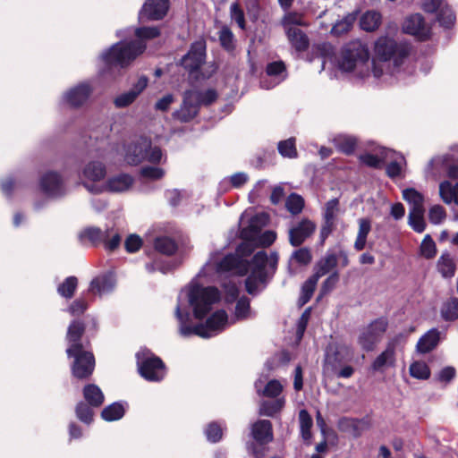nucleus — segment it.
<instances>
[{
    "label": "nucleus",
    "instance_id": "obj_48",
    "mask_svg": "<svg viewBox=\"0 0 458 458\" xmlns=\"http://www.w3.org/2000/svg\"><path fill=\"white\" fill-rule=\"evenodd\" d=\"M441 314L445 320H455L458 318V299L454 298L446 301L442 309Z\"/></svg>",
    "mask_w": 458,
    "mask_h": 458
},
{
    "label": "nucleus",
    "instance_id": "obj_56",
    "mask_svg": "<svg viewBox=\"0 0 458 458\" xmlns=\"http://www.w3.org/2000/svg\"><path fill=\"white\" fill-rule=\"evenodd\" d=\"M205 434L209 442L216 443L222 438L223 428L219 424L212 422L208 425Z\"/></svg>",
    "mask_w": 458,
    "mask_h": 458
},
{
    "label": "nucleus",
    "instance_id": "obj_61",
    "mask_svg": "<svg viewBox=\"0 0 458 458\" xmlns=\"http://www.w3.org/2000/svg\"><path fill=\"white\" fill-rule=\"evenodd\" d=\"M353 21V17H346L336 22L331 29V33L339 36L350 30Z\"/></svg>",
    "mask_w": 458,
    "mask_h": 458
},
{
    "label": "nucleus",
    "instance_id": "obj_35",
    "mask_svg": "<svg viewBox=\"0 0 458 458\" xmlns=\"http://www.w3.org/2000/svg\"><path fill=\"white\" fill-rule=\"evenodd\" d=\"M281 25L284 31H289L293 29H297L299 26H307L308 24L301 13L288 12L283 16Z\"/></svg>",
    "mask_w": 458,
    "mask_h": 458
},
{
    "label": "nucleus",
    "instance_id": "obj_4",
    "mask_svg": "<svg viewBox=\"0 0 458 458\" xmlns=\"http://www.w3.org/2000/svg\"><path fill=\"white\" fill-rule=\"evenodd\" d=\"M139 39L131 42H119L101 54L100 58L107 65H118L125 67L129 65L138 55H141L146 45L142 39L157 38L159 35L157 27H142L135 30Z\"/></svg>",
    "mask_w": 458,
    "mask_h": 458
},
{
    "label": "nucleus",
    "instance_id": "obj_52",
    "mask_svg": "<svg viewBox=\"0 0 458 458\" xmlns=\"http://www.w3.org/2000/svg\"><path fill=\"white\" fill-rule=\"evenodd\" d=\"M106 231L103 232L98 227H88L85 228L81 233V238H87L92 242H104L106 237Z\"/></svg>",
    "mask_w": 458,
    "mask_h": 458
},
{
    "label": "nucleus",
    "instance_id": "obj_33",
    "mask_svg": "<svg viewBox=\"0 0 458 458\" xmlns=\"http://www.w3.org/2000/svg\"><path fill=\"white\" fill-rule=\"evenodd\" d=\"M439 194L445 203L454 202L458 205V182L452 184L448 181L442 182L439 185Z\"/></svg>",
    "mask_w": 458,
    "mask_h": 458
},
{
    "label": "nucleus",
    "instance_id": "obj_19",
    "mask_svg": "<svg viewBox=\"0 0 458 458\" xmlns=\"http://www.w3.org/2000/svg\"><path fill=\"white\" fill-rule=\"evenodd\" d=\"M266 73L267 77L260 81L261 87L267 89L274 88L286 78L284 64L282 61L268 64Z\"/></svg>",
    "mask_w": 458,
    "mask_h": 458
},
{
    "label": "nucleus",
    "instance_id": "obj_9",
    "mask_svg": "<svg viewBox=\"0 0 458 458\" xmlns=\"http://www.w3.org/2000/svg\"><path fill=\"white\" fill-rule=\"evenodd\" d=\"M387 320L380 318L362 327L357 338L358 344L362 350L369 352L381 341L387 329Z\"/></svg>",
    "mask_w": 458,
    "mask_h": 458
},
{
    "label": "nucleus",
    "instance_id": "obj_59",
    "mask_svg": "<svg viewBox=\"0 0 458 458\" xmlns=\"http://www.w3.org/2000/svg\"><path fill=\"white\" fill-rule=\"evenodd\" d=\"M76 415L78 419L87 424L92 421V410L84 403H79L76 406Z\"/></svg>",
    "mask_w": 458,
    "mask_h": 458
},
{
    "label": "nucleus",
    "instance_id": "obj_63",
    "mask_svg": "<svg viewBox=\"0 0 458 458\" xmlns=\"http://www.w3.org/2000/svg\"><path fill=\"white\" fill-rule=\"evenodd\" d=\"M231 18L235 21L238 26L242 29H245V19L243 11L241 9L237 3H233L230 6Z\"/></svg>",
    "mask_w": 458,
    "mask_h": 458
},
{
    "label": "nucleus",
    "instance_id": "obj_45",
    "mask_svg": "<svg viewBox=\"0 0 458 458\" xmlns=\"http://www.w3.org/2000/svg\"><path fill=\"white\" fill-rule=\"evenodd\" d=\"M176 248V243L169 237H159L155 241V249L162 254L172 255Z\"/></svg>",
    "mask_w": 458,
    "mask_h": 458
},
{
    "label": "nucleus",
    "instance_id": "obj_25",
    "mask_svg": "<svg viewBox=\"0 0 458 458\" xmlns=\"http://www.w3.org/2000/svg\"><path fill=\"white\" fill-rule=\"evenodd\" d=\"M82 174L84 178L89 181L84 182L85 187L86 184H99L98 182L106 175V165L99 161H91L85 165Z\"/></svg>",
    "mask_w": 458,
    "mask_h": 458
},
{
    "label": "nucleus",
    "instance_id": "obj_39",
    "mask_svg": "<svg viewBox=\"0 0 458 458\" xmlns=\"http://www.w3.org/2000/svg\"><path fill=\"white\" fill-rule=\"evenodd\" d=\"M276 239V233L274 231L268 230L265 231L264 233H259L257 236V240L255 241H250L249 247L246 248L248 250L249 248H252V252L254 251L255 248L257 247H268L270 246Z\"/></svg>",
    "mask_w": 458,
    "mask_h": 458
},
{
    "label": "nucleus",
    "instance_id": "obj_24",
    "mask_svg": "<svg viewBox=\"0 0 458 458\" xmlns=\"http://www.w3.org/2000/svg\"><path fill=\"white\" fill-rule=\"evenodd\" d=\"M251 435L259 445H265L273 440L272 424L267 420H259L252 424Z\"/></svg>",
    "mask_w": 458,
    "mask_h": 458
},
{
    "label": "nucleus",
    "instance_id": "obj_46",
    "mask_svg": "<svg viewBox=\"0 0 458 458\" xmlns=\"http://www.w3.org/2000/svg\"><path fill=\"white\" fill-rule=\"evenodd\" d=\"M77 284V278L75 276H69L58 286L57 292L62 297L71 299L74 294Z\"/></svg>",
    "mask_w": 458,
    "mask_h": 458
},
{
    "label": "nucleus",
    "instance_id": "obj_58",
    "mask_svg": "<svg viewBox=\"0 0 458 458\" xmlns=\"http://www.w3.org/2000/svg\"><path fill=\"white\" fill-rule=\"evenodd\" d=\"M137 97L138 96L131 89H130L129 91L117 96L114 98V106L118 108L126 107L133 103Z\"/></svg>",
    "mask_w": 458,
    "mask_h": 458
},
{
    "label": "nucleus",
    "instance_id": "obj_50",
    "mask_svg": "<svg viewBox=\"0 0 458 458\" xmlns=\"http://www.w3.org/2000/svg\"><path fill=\"white\" fill-rule=\"evenodd\" d=\"M194 91L196 94L194 99L196 100V103H198L199 107H200L201 105L208 106L215 102L217 98V93L215 89H210L205 91Z\"/></svg>",
    "mask_w": 458,
    "mask_h": 458
},
{
    "label": "nucleus",
    "instance_id": "obj_17",
    "mask_svg": "<svg viewBox=\"0 0 458 458\" xmlns=\"http://www.w3.org/2000/svg\"><path fill=\"white\" fill-rule=\"evenodd\" d=\"M384 163H387L386 171L391 178L401 177L406 166L404 157L392 149H382Z\"/></svg>",
    "mask_w": 458,
    "mask_h": 458
},
{
    "label": "nucleus",
    "instance_id": "obj_55",
    "mask_svg": "<svg viewBox=\"0 0 458 458\" xmlns=\"http://www.w3.org/2000/svg\"><path fill=\"white\" fill-rule=\"evenodd\" d=\"M304 206L303 199L295 193H292L286 200V208L292 214H299L301 212Z\"/></svg>",
    "mask_w": 458,
    "mask_h": 458
},
{
    "label": "nucleus",
    "instance_id": "obj_38",
    "mask_svg": "<svg viewBox=\"0 0 458 458\" xmlns=\"http://www.w3.org/2000/svg\"><path fill=\"white\" fill-rule=\"evenodd\" d=\"M335 146L342 152L350 154L354 150L357 143L355 137L346 134H339L333 140Z\"/></svg>",
    "mask_w": 458,
    "mask_h": 458
},
{
    "label": "nucleus",
    "instance_id": "obj_60",
    "mask_svg": "<svg viewBox=\"0 0 458 458\" xmlns=\"http://www.w3.org/2000/svg\"><path fill=\"white\" fill-rule=\"evenodd\" d=\"M429 221L434 225L441 224L445 218V211L440 205H435L430 208L428 212Z\"/></svg>",
    "mask_w": 458,
    "mask_h": 458
},
{
    "label": "nucleus",
    "instance_id": "obj_44",
    "mask_svg": "<svg viewBox=\"0 0 458 458\" xmlns=\"http://www.w3.org/2000/svg\"><path fill=\"white\" fill-rule=\"evenodd\" d=\"M318 279L311 276L302 285L301 293L299 299L300 305L306 304L311 298Z\"/></svg>",
    "mask_w": 458,
    "mask_h": 458
},
{
    "label": "nucleus",
    "instance_id": "obj_12",
    "mask_svg": "<svg viewBox=\"0 0 458 458\" xmlns=\"http://www.w3.org/2000/svg\"><path fill=\"white\" fill-rule=\"evenodd\" d=\"M195 97L193 89L186 90L182 94L181 105L172 113L174 120L184 123L192 121L198 115L199 107L194 99Z\"/></svg>",
    "mask_w": 458,
    "mask_h": 458
},
{
    "label": "nucleus",
    "instance_id": "obj_1",
    "mask_svg": "<svg viewBox=\"0 0 458 458\" xmlns=\"http://www.w3.org/2000/svg\"><path fill=\"white\" fill-rule=\"evenodd\" d=\"M219 299L220 293L216 288L201 286L196 280H193L187 288L182 290L178 296L174 310L180 335L185 338L192 335L210 338L223 331L229 324L251 318L250 300L243 296L237 301L231 321H229L226 312L220 310L214 312L205 324H192L189 308H191L194 318L201 320Z\"/></svg>",
    "mask_w": 458,
    "mask_h": 458
},
{
    "label": "nucleus",
    "instance_id": "obj_27",
    "mask_svg": "<svg viewBox=\"0 0 458 458\" xmlns=\"http://www.w3.org/2000/svg\"><path fill=\"white\" fill-rule=\"evenodd\" d=\"M338 262L337 255L332 252H327L315 266V273L312 275L319 280L331 270H333Z\"/></svg>",
    "mask_w": 458,
    "mask_h": 458
},
{
    "label": "nucleus",
    "instance_id": "obj_32",
    "mask_svg": "<svg viewBox=\"0 0 458 458\" xmlns=\"http://www.w3.org/2000/svg\"><path fill=\"white\" fill-rule=\"evenodd\" d=\"M437 271L443 277H453L455 273V263L450 253H442L437 263Z\"/></svg>",
    "mask_w": 458,
    "mask_h": 458
},
{
    "label": "nucleus",
    "instance_id": "obj_51",
    "mask_svg": "<svg viewBox=\"0 0 458 458\" xmlns=\"http://www.w3.org/2000/svg\"><path fill=\"white\" fill-rule=\"evenodd\" d=\"M437 20L445 28H450L454 24L455 15L447 4L440 9V12L437 13Z\"/></svg>",
    "mask_w": 458,
    "mask_h": 458
},
{
    "label": "nucleus",
    "instance_id": "obj_26",
    "mask_svg": "<svg viewBox=\"0 0 458 458\" xmlns=\"http://www.w3.org/2000/svg\"><path fill=\"white\" fill-rule=\"evenodd\" d=\"M357 223L358 232L353 244V248L357 251H360L366 247L367 238L371 231L372 224L371 220L367 217L359 218Z\"/></svg>",
    "mask_w": 458,
    "mask_h": 458
},
{
    "label": "nucleus",
    "instance_id": "obj_10",
    "mask_svg": "<svg viewBox=\"0 0 458 458\" xmlns=\"http://www.w3.org/2000/svg\"><path fill=\"white\" fill-rule=\"evenodd\" d=\"M134 180L128 174H120L110 177L106 182L101 184H86V189L94 194L109 191L113 193H122L129 191Z\"/></svg>",
    "mask_w": 458,
    "mask_h": 458
},
{
    "label": "nucleus",
    "instance_id": "obj_16",
    "mask_svg": "<svg viewBox=\"0 0 458 458\" xmlns=\"http://www.w3.org/2000/svg\"><path fill=\"white\" fill-rule=\"evenodd\" d=\"M316 230V225L310 219H302L289 229V242L293 247L301 245Z\"/></svg>",
    "mask_w": 458,
    "mask_h": 458
},
{
    "label": "nucleus",
    "instance_id": "obj_23",
    "mask_svg": "<svg viewBox=\"0 0 458 458\" xmlns=\"http://www.w3.org/2000/svg\"><path fill=\"white\" fill-rule=\"evenodd\" d=\"M115 284L116 281L112 273L101 275L90 282L89 292L102 296L112 292Z\"/></svg>",
    "mask_w": 458,
    "mask_h": 458
},
{
    "label": "nucleus",
    "instance_id": "obj_47",
    "mask_svg": "<svg viewBox=\"0 0 458 458\" xmlns=\"http://www.w3.org/2000/svg\"><path fill=\"white\" fill-rule=\"evenodd\" d=\"M339 426L343 431H345L353 437H359L361 432L362 423L360 420L353 419H344L340 421Z\"/></svg>",
    "mask_w": 458,
    "mask_h": 458
},
{
    "label": "nucleus",
    "instance_id": "obj_41",
    "mask_svg": "<svg viewBox=\"0 0 458 458\" xmlns=\"http://www.w3.org/2000/svg\"><path fill=\"white\" fill-rule=\"evenodd\" d=\"M284 404V399H277L273 402L264 401L260 403L259 413L262 416L272 417L281 411Z\"/></svg>",
    "mask_w": 458,
    "mask_h": 458
},
{
    "label": "nucleus",
    "instance_id": "obj_57",
    "mask_svg": "<svg viewBox=\"0 0 458 458\" xmlns=\"http://www.w3.org/2000/svg\"><path fill=\"white\" fill-rule=\"evenodd\" d=\"M165 170L157 166L146 165L140 170V174L150 180H159L165 175Z\"/></svg>",
    "mask_w": 458,
    "mask_h": 458
},
{
    "label": "nucleus",
    "instance_id": "obj_14",
    "mask_svg": "<svg viewBox=\"0 0 458 458\" xmlns=\"http://www.w3.org/2000/svg\"><path fill=\"white\" fill-rule=\"evenodd\" d=\"M42 191L50 198H61L66 194V187L61 175L55 172H47L40 179Z\"/></svg>",
    "mask_w": 458,
    "mask_h": 458
},
{
    "label": "nucleus",
    "instance_id": "obj_15",
    "mask_svg": "<svg viewBox=\"0 0 458 458\" xmlns=\"http://www.w3.org/2000/svg\"><path fill=\"white\" fill-rule=\"evenodd\" d=\"M205 56L206 44L203 40H198L191 45L190 51L182 57L181 63L185 69L192 72L204 63Z\"/></svg>",
    "mask_w": 458,
    "mask_h": 458
},
{
    "label": "nucleus",
    "instance_id": "obj_37",
    "mask_svg": "<svg viewBox=\"0 0 458 458\" xmlns=\"http://www.w3.org/2000/svg\"><path fill=\"white\" fill-rule=\"evenodd\" d=\"M125 408L121 403H114L106 406L101 412V417L106 421H114L122 419L124 415Z\"/></svg>",
    "mask_w": 458,
    "mask_h": 458
},
{
    "label": "nucleus",
    "instance_id": "obj_11",
    "mask_svg": "<svg viewBox=\"0 0 458 458\" xmlns=\"http://www.w3.org/2000/svg\"><path fill=\"white\" fill-rule=\"evenodd\" d=\"M353 356L354 350L350 344L340 343L331 345L327 351L325 370L335 371L342 363L351 361Z\"/></svg>",
    "mask_w": 458,
    "mask_h": 458
},
{
    "label": "nucleus",
    "instance_id": "obj_34",
    "mask_svg": "<svg viewBox=\"0 0 458 458\" xmlns=\"http://www.w3.org/2000/svg\"><path fill=\"white\" fill-rule=\"evenodd\" d=\"M403 198L410 205V210L424 209V197L414 188L404 189Z\"/></svg>",
    "mask_w": 458,
    "mask_h": 458
},
{
    "label": "nucleus",
    "instance_id": "obj_54",
    "mask_svg": "<svg viewBox=\"0 0 458 458\" xmlns=\"http://www.w3.org/2000/svg\"><path fill=\"white\" fill-rule=\"evenodd\" d=\"M384 148H381L378 149V152L377 154H371V153H366L362 156H360V161L370 166V167H374V168H377V167H380L381 165L384 163V159H383V154H382V149Z\"/></svg>",
    "mask_w": 458,
    "mask_h": 458
},
{
    "label": "nucleus",
    "instance_id": "obj_36",
    "mask_svg": "<svg viewBox=\"0 0 458 458\" xmlns=\"http://www.w3.org/2000/svg\"><path fill=\"white\" fill-rule=\"evenodd\" d=\"M83 395L90 406L98 407L104 402V394L101 389L94 385H87L83 389Z\"/></svg>",
    "mask_w": 458,
    "mask_h": 458
},
{
    "label": "nucleus",
    "instance_id": "obj_21",
    "mask_svg": "<svg viewBox=\"0 0 458 458\" xmlns=\"http://www.w3.org/2000/svg\"><path fill=\"white\" fill-rule=\"evenodd\" d=\"M403 30L420 39H425L428 34L424 18L420 13L411 14L405 19L403 24Z\"/></svg>",
    "mask_w": 458,
    "mask_h": 458
},
{
    "label": "nucleus",
    "instance_id": "obj_62",
    "mask_svg": "<svg viewBox=\"0 0 458 458\" xmlns=\"http://www.w3.org/2000/svg\"><path fill=\"white\" fill-rule=\"evenodd\" d=\"M121 242V236L117 232H114L113 230H106V234L104 239L105 246L109 250H114L116 249Z\"/></svg>",
    "mask_w": 458,
    "mask_h": 458
},
{
    "label": "nucleus",
    "instance_id": "obj_49",
    "mask_svg": "<svg viewBox=\"0 0 458 458\" xmlns=\"http://www.w3.org/2000/svg\"><path fill=\"white\" fill-rule=\"evenodd\" d=\"M420 254L425 259H432L437 253L436 243L429 234L425 235L420 244Z\"/></svg>",
    "mask_w": 458,
    "mask_h": 458
},
{
    "label": "nucleus",
    "instance_id": "obj_42",
    "mask_svg": "<svg viewBox=\"0 0 458 458\" xmlns=\"http://www.w3.org/2000/svg\"><path fill=\"white\" fill-rule=\"evenodd\" d=\"M424 209L410 210L409 224L417 233H422L425 230Z\"/></svg>",
    "mask_w": 458,
    "mask_h": 458
},
{
    "label": "nucleus",
    "instance_id": "obj_18",
    "mask_svg": "<svg viewBox=\"0 0 458 458\" xmlns=\"http://www.w3.org/2000/svg\"><path fill=\"white\" fill-rule=\"evenodd\" d=\"M168 8V0H147L140 12V19L161 20L165 16Z\"/></svg>",
    "mask_w": 458,
    "mask_h": 458
},
{
    "label": "nucleus",
    "instance_id": "obj_2",
    "mask_svg": "<svg viewBox=\"0 0 458 458\" xmlns=\"http://www.w3.org/2000/svg\"><path fill=\"white\" fill-rule=\"evenodd\" d=\"M268 222L269 216L266 213L262 212L253 216L249 221V225L241 230L242 242L237 248V254L226 255L220 261H217L216 255L213 254L200 273L210 268L219 274L231 273L237 276H244L250 272L245 280L246 291L250 294L258 293L260 286L266 284L267 277L275 273L278 263V254L271 252L270 255H267L266 251L260 250L254 255L250 263L240 256H249L252 253V248L246 250L249 247V242L257 240L258 233Z\"/></svg>",
    "mask_w": 458,
    "mask_h": 458
},
{
    "label": "nucleus",
    "instance_id": "obj_8",
    "mask_svg": "<svg viewBox=\"0 0 458 458\" xmlns=\"http://www.w3.org/2000/svg\"><path fill=\"white\" fill-rule=\"evenodd\" d=\"M66 353L69 358H73L72 364V373L73 377L79 379L89 377L95 368V358L92 352L86 349H79L77 345L68 347Z\"/></svg>",
    "mask_w": 458,
    "mask_h": 458
},
{
    "label": "nucleus",
    "instance_id": "obj_43",
    "mask_svg": "<svg viewBox=\"0 0 458 458\" xmlns=\"http://www.w3.org/2000/svg\"><path fill=\"white\" fill-rule=\"evenodd\" d=\"M300 428L301 437L305 441L311 438L310 428L312 427V419L306 410H301L299 412Z\"/></svg>",
    "mask_w": 458,
    "mask_h": 458
},
{
    "label": "nucleus",
    "instance_id": "obj_30",
    "mask_svg": "<svg viewBox=\"0 0 458 458\" xmlns=\"http://www.w3.org/2000/svg\"><path fill=\"white\" fill-rule=\"evenodd\" d=\"M289 42L295 48L301 52L304 51L309 47V38L306 34L299 28L293 29L289 31H284Z\"/></svg>",
    "mask_w": 458,
    "mask_h": 458
},
{
    "label": "nucleus",
    "instance_id": "obj_53",
    "mask_svg": "<svg viewBox=\"0 0 458 458\" xmlns=\"http://www.w3.org/2000/svg\"><path fill=\"white\" fill-rule=\"evenodd\" d=\"M278 151L284 157H296L297 150L295 148L294 139L290 138L286 140L280 141L278 143Z\"/></svg>",
    "mask_w": 458,
    "mask_h": 458
},
{
    "label": "nucleus",
    "instance_id": "obj_3",
    "mask_svg": "<svg viewBox=\"0 0 458 458\" xmlns=\"http://www.w3.org/2000/svg\"><path fill=\"white\" fill-rule=\"evenodd\" d=\"M373 53L371 72L376 80L392 84L404 78L403 66L409 55L407 46L382 36L376 40Z\"/></svg>",
    "mask_w": 458,
    "mask_h": 458
},
{
    "label": "nucleus",
    "instance_id": "obj_22",
    "mask_svg": "<svg viewBox=\"0 0 458 458\" xmlns=\"http://www.w3.org/2000/svg\"><path fill=\"white\" fill-rule=\"evenodd\" d=\"M445 334L437 328H431L427 331L418 341L416 351L425 354L433 351L445 337Z\"/></svg>",
    "mask_w": 458,
    "mask_h": 458
},
{
    "label": "nucleus",
    "instance_id": "obj_28",
    "mask_svg": "<svg viewBox=\"0 0 458 458\" xmlns=\"http://www.w3.org/2000/svg\"><path fill=\"white\" fill-rule=\"evenodd\" d=\"M382 22L381 13L377 11L370 10L364 13L360 18V26L363 30L375 31Z\"/></svg>",
    "mask_w": 458,
    "mask_h": 458
},
{
    "label": "nucleus",
    "instance_id": "obj_6",
    "mask_svg": "<svg viewBox=\"0 0 458 458\" xmlns=\"http://www.w3.org/2000/svg\"><path fill=\"white\" fill-rule=\"evenodd\" d=\"M166 157L157 146H152L150 139L140 137L124 146V161L137 165L144 161L159 165L165 163Z\"/></svg>",
    "mask_w": 458,
    "mask_h": 458
},
{
    "label": "nucleus",
    "instance_id": "obj_29",
    "mask_svg": "<svg viewBox=\"0 0 458 458\" xmlns=\"http://www.w3.org/2000/svg\"><path fill=\"white\" fill-rule=\"evenodd\" d=\"M84 324L81 321L74 320L71 323L67 331L68 347L77 345L81 350L85 349L81 343V337L84 333Z\"/></svg>",
    "mask_w": 458,
    "mask_h": 458
},
{
    "label": "nucleus",
    "instance_id": "obj_31",
    "mask_svg": "<svg viewBox=\"0 0 458 458\" xmlns=\"http://www.w3.org/2000/svg\"><path fill=\"white\" fill-rule=\"evenodd\" d=\"M264 383L265 382L262 379H258L255 382V387H256L259 394H263L264 396H267V397H276L277 395L280 394V393L283 390L282 384L278 380H276V379H273V380H270L269 382H267V385L265 386L264 389L261 390Z\"/></svg>",
    "mask_w": 458,
    "mask_h": 458
},
{
    "label": "nucleus",
    "instance_id": "obj_7",
    "mask_svg": "<svg viewBox=\"0 0 458 458\" xmlns=\"http://www.w3.org/2000/svg\"><path fill=\"white\" fill-rule=\"evenodd\" d=\"M138 369L148 381H160L165 377V367L160 358L149 350L142 349L136 354Z\"/></svg>",
    "mask_w": 458,
    "mask_h": 458
},
{
    "label": "nucleus",
    "instance_id": "obj_13",
    "mask_svg": "<svg viewBox=\"0 0 458 458\" xmlns=\"http://www.w3.org/2000/svg\"><path fill=\"white\" fill-rule=\"evenodd\" d=\"M92 91L93 87L89 82H81L66 90L62 99L72 107H80L87 103Z\"/></svg>",
    "mask_w": 458,
    "mask_h": 458
},
{
    "label": "nucleus",
    "instance_id": "obj_5",
    "mask_svg": "<svg viewBox=\"0 0 458 458\" xmlns=\"http://www.w3.org/2000/svg\"><path fill=\"white\" fill-rule=\"evenodd\" d=\"M369 59L367 47L360 41H352L343 48L338 66L344 72H353L360 78H365L370 73Z\"/></svg>",
    "mask_w": 458,
    "mask_h": 458
},
{
    "label": "nucleus",
    "instance_id": "obj_40",
    "mask_svg": "<svg viewBox=\"0 0 458 458\" xmlns=\"http://www.w3.org/2000/svg\"><path fill=\"white\" fill-rule=\"evenodd\" d=\"M410 375L417 379L425 380L430 377V369L425 361L417 360L410 365Z\"/></svg>",
    "mask_w": 458,
    "mask_h": 458
},
{
    "label": "nucleus",
    "instance_id": "obj_64",
    "mask_svg": "<svg viewBox=\"0 0 458 458\" xmlns=\"http://www.w3.org/2000/svg\"><path fill=\"white\" fill-rule=\"evenodd\" d=\"M338 204L339 202L337 199H333L327 201V203L326 204V210L324 214L326 222L334 224L338 210Z\"/></svg>",
    "mask_w": 458,
    "mask_h": 458
},
{
    "label": "nucleus",
    "instance_id": "obj_20",
    "mask_svg": "<svg viewBox=\"0 0 458 458\" xmlns=\"http://www.w3.org/2000/svg\"><path fill=\"white\" fill-rule=\"evenodd\" d=\"M402 335L396 336L386 345V348L382 352L371 364V369L374 371H383L386 368L394 367L395 364V345Z\"/></svg>",
    "mask_w": 458,
    "mask_h": 458
}]
</instances>
